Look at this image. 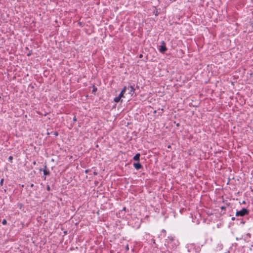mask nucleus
<instances>
[{
    "label": "nucleus",
    "instance_id": "nucleus-1",
    "mask_svg": "<svg viewBox=\"0 0 253 253\" xmlns=\"http://www.w3.org/2000/svg\"><path fill=\"white\" fill-rule=\"evenodd\" d=\"M165 245L168 249L174 250L179 245V242L175 237L170 236L166 239Z\"/></svg>",
    "mask_w": 253,
    "mask_h": 253
},
{
    "label": "nucleus",
    "instance_id": "nucleus-2",
    "mask_svg": "<svg viewBox=\"0 0 253 253\" xmlns=\"http://www.w3.org/2000/svg\"><path fill=\"white\" fill-rule=\"evenodd\" d=\"M249 212V210H248L246 208H243L241 210L236 211V215L237 216H243L245 215L248 214Z\"/></svg>",
    "mask_w": 253,
    "mask_h": 253
},
{
    "label": "nucleus",
    "instance_id": "nucleus-3",
    "mask_svg": "<svg viewBox=\"0 0 253 253\" xmlns=\"http://www.w3.org/2000/svg\"><path fill=\"white\" fill-rule=\"evenodd\" d=\"M167 50L168 48L166 47V43L164 41H162L161 45L159 46V51L162 53H164Z\"/></svg>",
    "mask_w": 253,
    "mask_h": 253
},
{
    "label": "nucleus",
    "instance_id": "nucleus-4",
    "mask_svg": "<svg viewBox=\"0 0 253 253\" xmlns=\"http://www.w3.org/2000/svg\"><path fill=\"white\" fill-rule=\"evenodd\" d=\"M133 167L137 170L140 169L141 168H142V166L141 165V164L139 162L134 163L133 164Z\"/></svg>",
    "mask_w": 253,
    "mask_h": 253
},
{
    "label": "nucleus",
    "instance_id": "nucleus-5",
    "mask_svg": "<svg viewBox=\"0 0 253 253\" xmlns=\"http://www.w3.org/2000/svg\"><path fill=\"white\" fill-rule=\"evenodd\" d=\"M44 175H49L50 174V171L47 169V166L45 165L44 166V169H43Z\"/></svg>",
    "mask_w": 253,
    "mask_h": 253
},
{
    "label": "nucleus",
    "instance_id": "nucleus-6",
    "mask_svg": "<svg viewBox=\"0 0 253 253\" xmlns=\"http://www.w3.org/2000/svg\"><path fill=\"white\" fill-rule=\"evenodd\" d=\"M128 90H129L128 93L131 95H132L134 93V87L132 85H130L128 87Z\"/></svg>",
    "mask_w": 253,
    "mask_h": 253
},
{
    "label": "nucleus",
    "instance_id": "nucleus-7",
    "mask_svg": "<svg viewBox=\"0 0 253 253\" xmlns=\"http://www.w3.org/2000/svg\"><path fill=\"white\" fill-rule=\"evenodd\" d=\"M140 155L139 153H137L133 158V159L136 161H139L140 159Z\"/></svg>",
    "mask_w": 253,
    "mask_h": 253
},
{
    "label": "nucleus",
    "instance_id": "nucleus-8",
    "mask_svg": "<svg viewBox=\"0 0 253 253\" xmlns=\"http://www.w3.org/2000/svg\"><path fill=\"white\" fill-rule=\"evenodd\" d=\"M126 86H125L123 89H122V90L121 91V93H120L119 94V96L121 97H123L124 96V93L126 92Z\"/></svg>",
    "mask_w": 253,
    "mask_h": 253
},
{
    "label": "nucleus",
    "instance_id": "nucleus-9",
    "mask_svg": "<svg viewBox=\"0 0 253 253\" xmlns=\"http://www.w3.org/2000/svg\"><path fill=\"white\" fill-rule=\"evenodd\" d=\"M121 98V97H120L119 95L117 97H116L114 99V101L115 102H119Z\"/></svg>",
    "mask_w": 253,
    "mask_h": 253
},
{
    "label": "nucleus",
    "instance_id": "nucleus-10",
    "mask_svg": "<svg viewBox=\"0 0 253 253\" xmlns=\"http://www.w3.org/2000/svg\"><path fill=\"white\" fill-rule=\"evenodd\" d=\"M97 87H95V86H93V89L92 90V92L93 93V92H95L96 91H97Z\"/></svg>",
    "mask_w": 253,
    "mask_h": 253
},
{
    "label": "nucleus",
    "instance_id": "nucleus-11",
    "mask_svg": "<svg viewBox=\"0 0 253 253\" xmlns=\"http://www.w3.org/2000/svg\"><path fill=\"white\" fill-rule=\"evenodd\" d=\"M2 224L3 225H6L7 224V221L6 219H4L2 221Z\"/></svg>",
    "mask_w": 253,
    "mask_h": 253
},
{
    "label": "nucleus",
    "instance_id": "nucleus-12",
    "mask_svg": "<svg viewBox=\"0 0 253 253\" xmlns=\"http://www.w3.org/2000/svg\"><path fill=\"white\" fill-rule=\"evenodd\" d=\"M12 159H13V157H12V156H9V157H8V161H10V162H11V161H12Z\"/></svg>",
    "mask_w": 253,
    "mask_h": 253
},
{
    "label": "nucleus",
    "instance_id": "nucleus-13",
    "mask_svg": "<svg viewBox=\"0 0 253 253\" xmlns=\"http://www.w3.org/2000/svg\"><path fill=\"white\" fill-rule=\"evenodd\" d=\"M46 190L48 191H49L50 190V187L49 185H47L46 186Z\"/></svg>",
    "mask_w": 253,
    "mask_h": 253
},
{
    "label": "nucleus",
    "instance_id": "nucleus-14",
    "mask_svg": "<svg viewBox=\"0 0 253 253\" xmlns=\"http://www.w3.org/2000/svg\"><path fill=\"white\" fill-rule=\"evenodd\" d=\"M3 181H4V179L2 178L0 180V184L1 185H2L3 184Z\"/></svg>",
    "mask_w": 253,
    "mask_h": 253
},
{
    "label": "nucleus",
    "instance_id": "nucleus-15",
    "mask_svg": "<svg viewBox=\"0 0 253 253\" xmlns=\"http://www.w3.org/2000/svg\"><path fill=\"white\" fill-rule=\"evenodd\" d=\"M125 249L126 251H128L129 250V247H128V245H127L126 247H125Z\"/></svg>",
    "mask_w": 253,
    "mask_h": 253
},
{
    "label": "nucleus",
    "instance_id": "nucleus-16",
    "mask_svg": "<svg viewBox=\"0 0 253 253\" xmlns=\"http://www.w3.org/2000/svg\"><path fill=\"white\" fill-rule=\"evenodd\" d=\"M73 121L74 122H76L77 121V119H76V117L75 116L73 118Z\"/></svg>",
    "mask_w": 253,
    "mask_h": 253
},
{
    "label": "nucleus",
    "instance_id": "nucleus-17",
    "mask_svg": "<svg viewBox=\"0 0 253 253\" xmlns=\"http://www.w3.org/2000/svg\"><path fill=\"white\" fill-rule=\"evenodd\" d=\"M162 232H163V233H164L166 234V230H165V229H163V230H162Z\"/></svg>",
    "mask_w": 253,
    "mask_h": 253
},
{
    "label": "nucleus",
    "instance_id": "nucleus-18",
    "mask_svg": "<svg viewBox=\"0 0 253 253\" xmlns=\"http://www.w3.org/2000/svg\"><path fill=\"white\" fill-rule=\"evenodd\" d=\"M142 57H143V55H142V54H140L139 55V58H142Z\"/></svg>",
    "mask_w": 253,
    "mask_h": 253
},
{
    "label": "nucleus",
    "instance_id": "nucleus-19",
    "mask_svg": "<svg viewBox=\"0 0 253 253\" xmlns=\"http://www.w3.org/2000/svg\"><path fill=\"white\" fill-rule=\"evenodd\" d=\"M34 184H33V183H31V184H30V187H34Z\"/></svg>",
    "mask_w": 253,
    "mask_h": 253
},
{
    "label": "nucleus",
    "instance_id": "nucleus-20",
    "mask_svg": "<svg viewBox=\"0 0 253 253\" xmlns=\"http://www.w3.org/2000/svg\"><path fill=\"white\" fill-rule=\"evenodd\" d=\"M93 174L95 175H97V172H96V171H94L93 172Z\"/></svg>",
    "mask_w": 253,
    "mask_h": 253
},
{
    "label": "nucleus",
    "instance_id": "nucleus-21",
    "mask_svg": "<svg viewBox=\"0 0 253 253\" xmlns=\"http://www.w3.org/2000/svg\"><path fill=\"white\" fill-rule=\"evenodd\" d=\"M221 210H225V207L222 206V207H221Z\"/></svg>",
    "mask_w": 253,
    "mask_h": 253
},
{
    "label": "nucleus",
    "instance_id": "nucleus-22",
    "mask_svg": "<svg viewBox=\"0 0 253 253\" xmlns=\"http://www.w3.org/2000/svg\"><path fill=\"white\" fill-rule=\"evenodd\" d=\"M88 171H89V169H86V170H85V172L86 173H88Z\"/></svg>",
    "mask_w": 253,
    "mask_h": 253
},
{
    "label": "nucleus",
    "instance_id": "nucleus-23",
    "mask_svg": "<svg viewBox=\"0 0 253 253\" xmlns=\"http://www.w3.org/2000/svg\"><path fill=\"white\" fill-rule=\"evenodd\" d=\"M33 164L34 165H36V161H34V162H33Z\"/></svg>",
    "mask_w": 253,
    "mask_h": 253
},
{
    "label": "nucleus",
    "instance_id": "nucleus-24",
    "mask_svg": "<svg viewBox=\"0 0 253 253\" xmlns=\"http://www.w3.org/2000/svg\"><path fill=\"white\" fill-rule=\"evenodd\" d=\"M31 53H29L27 54V56H29L31 55Z\"/></svg>",
    "mask_w": 253,
    "mask_h": 253
},
{
    "label": "nucleus",
    "instance_id": "nucleus-25",
    "mask_svg": "<svg viewBox=\"0 0 253 253\" xmlns=\"http://www.w3.org/2000/svg\"><path fill=\"white\" fill-rule=\"evenodd\" d=\"M153 243H154V244H155V240H153Z\"/></svg>",
    "mask_w": 253,
    "mask_h": 253
},
{
    "label": "nucleus",
    "instance_id": "nucleus-26",
    "mask_svg": "<svg viewBox=\"0 0 253 253\" xmlns=\"http://www.w3.org/2000/svg\"><path fill=\"white\" fill-rule=\"evenodd\" d=\"M55 134L56 135H58V133H57V132H56V133H55Z\"/></svg>",
    "mask_w": 253,
    "mask_h": 253
},
{
    "label": "nucleus",
    "instance_id": "nucleus-27",
    "mask_svg": "<svg viewBox=\"0 0 253 253\" xmlns=\"http://www.w3.org/2000/svg\"><path fill=\"white\" fill-rule=\"evenodd\" d=\"M234 219H235V217H232V220H234Z\"/></svg>",
    "mask_w": 253,
    "mask_h": 253
},
{
    "label": "nucleus",
    "instance_id": "nucleus-28",
    "mask_svg": "<svg viewBox=\"0 0 253 253\" xmlns=\"http://www.w3.org/2000/svg\"><path fill=\"white\" fill-rule=\"evenodd\" d=\"M123 210H126V207H124V208H123Z\"/></svg>",
    "mask_w": 253,
    "mask_h": 253
},
{
    "label": "nucleus",
    "instance_id": "nucleus-29",
    "mask_svg": "<svg viewBox=\"0 0 253 253\" xmlns=\"http://www.w3.org/2000/svg\"><path fill=\"white\" fill-rule=\"evenodd\" d=\"M64 233L66 234L67 233V231L64 232Z\"/></svg>",
    "mask_w": 253,
    "mask_h": 253
}]
</instances>
